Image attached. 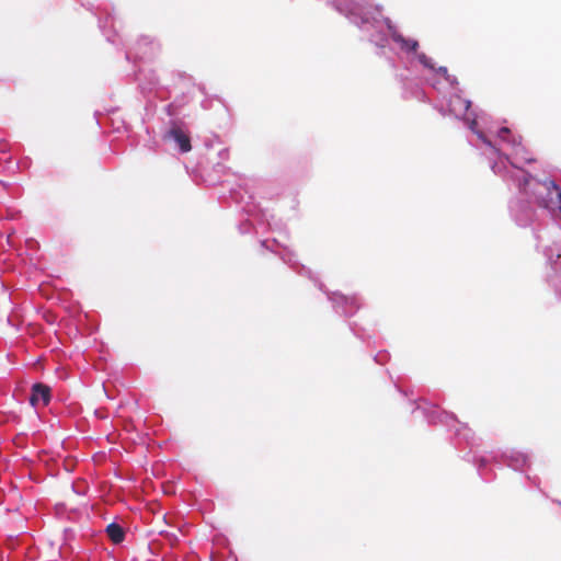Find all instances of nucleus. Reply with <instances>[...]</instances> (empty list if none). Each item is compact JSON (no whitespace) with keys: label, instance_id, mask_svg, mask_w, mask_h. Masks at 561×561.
<instances>
[{"label":"nucleus","instance_id":"obj_1","mask_svg":"<svg viewBox=\"0 0 561 561\" xmlns=\"http://www.w3.org/2000/svg\"><path fill=\"white\" fill-rule=\"evenodd\" d=\"M388 31L391 39L399 45V47L408 53L416 51L419 42L412 38L404 37L394 26L388 24Z\"/></svg>","mask_w":561,"mask_h":561},{"label":"nucleus","instance_id":"obj_2","mask_svg":"<svg viewBox=\"0 0 561 561\" xmlns=\"http://www.w3.org/2000/svg\"><path fill=\"white\" fill-rule=\"evenodd\" d=\"M50 401V388L44 383H35L32 387V394L30 398V402L32 405H37L39 402L43 405H47Z\"/></svg>","mask_w":561,"mask_h":561},{"label":"nucleus","instance_id":"obj_3","mask_svg":"<svg viewBox=\"0 0 561 561\" xmlns=\"http://www.w3.org/2000/svg\"><path fill=\"white\" fill-rule=\"evenodd\" d=\"M539 186L547 191V197H539L537 198V202L540 206L545 208H549L550 204L553 201V194L558 193V197L561 201V191L558 192V186L553 181H545L542 183H539Z\"/></svg>","mask_w":561,"mask_h":561},{"label":"nucleus","instance_id":"obj_4","mask_svg":"<svg viewBox=\"0 0 561 561\" xmlns=\"http://www.w3.org/2000/svg\"><path fill=\"white\" fill-rule=\"evenodd\" d=\"M168 136L176 141L182 152H188L192 149L188 135L185 134L180 127L173 126L168 131Z\"/></svg>","mask_w":561,"mask_h":561},{"label":"nucleus","instance_id":"obj_5","mask_svg":"<svg viewBox=\"0 0 561 561\" xmlns=\"http://www.w3.org/2000/svg\"><path fill=\"white\" fill-rule=\"evenodd\" d=\"M106 534L114 543H121L125 538V531L123 527L116 523L107 525Z\"/></svg>","mask_w":561,"mask_h":561},{"label":"nucleus","instance_id":"obj_6","mask_svg":"<svg viewBox=\"0 0 561 561\" xmlns=\"http://www.w3.org/2000/svg\"><path fill=\"white\" fill-rule=\"evenodd\" d=\"M417 59L426 68L431 69V70H434V65L432 62V59L430 57H427L425 54H419L417 55Z\"/></svg>","mask_w":561,"mask_h":561},{"label":"nucleus","instance_id":"obj_7","mask_svg":"<svg viewBox=\"0 0 561 561\" xmlns=\"http://www.w3.org/2000/svg\"><path fill=\"white\" fill-rule=\"evenodd\" d=\"M510 134V129L507 127H502L500 130H499V137L503 140L506 139V136Z\"/></svg>","mask_w":561,"mask_h":561},{"label":"nucleus","instance_id":"obj_8","mask_svg":"<svg viewBox=\"0 0 561 561\" xmlns=\"http://www.w3.org/2000/svg\"><path fill=\"white\" fill-rule=\"evenodd\" d=\"M437 71L447 78L448 70L446 67H439Z\"/></svg>","mask_w":561,"mask_h":561},{"label":"nucleus","instance_id":"obj_9","mask_svg":"<svg viewBox=\"0 0 561 561\" xmlns=\"http://www.w3.org/2000/svg\"><path fill=\"white\" fill-rule=\"evenodd\" d=\"M482 140H483V142H484L485 145H488V146L492 147V144H491V141H490V140H488V139H486V138H484V137H482Z\"/></svg>","mask_w":561,"mask_h":561},{"label":"nucleus","instance_id":"obj_10","mask_svg":"<svg viewBox=\"0 0 561 561\" xmlns=\"http://www.w3.org/2000/svg\"><path fill=\"white\" fill-rule=\"evenodd\" d=\"M560 210H561V206H560Z\"/></svg>","mask_w":561,"mask_h":561}]
</instances>
